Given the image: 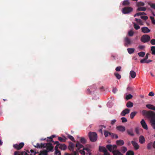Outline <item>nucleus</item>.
I'll list each match as a JSON object with an SVG mask.
<instances>
[{"instance_id":"obj_62","label":"nucleus","mask_w":155,"mask_h":155,"mask_svg":"<svg viewBox=\"0 0 155 155\" xmlns=\"http://www.w3.org/2000/svg\"><path fill=\"white\" fill-rule=\"evenodd\" d=\"M83 150H86L87 152L88 153H89L90 152V150L88 148H85L83 147Z\"/></svg>"},{"instance_id":"obj_24","label":"nucleus","mask_w":155,"mask_h":155,"mask_svg":"<svg viewBox=\"0 0 155 155\" xmlns=\"http://www.w3.org/2000/svg\"><path fill=\"white\" fill-rule=\"evenodd\" d=\"M147 9L145 7H139L137 9V11H145Z\"/></svg>"},{"instance_id":"obj_14","label":"nucleus","mask_w":155,"mask_h":155,"mask_svg":"<svg viewBox=\"0 0 155 155\" xmlns=\"http://www.w3.org/2000/svg\"><path fill=\"white\" fill-rule=\"evenodd\" d=\"M140 123L143 127L144 129L146 130H147L148 129L147 125L144 120L142 119L140 122Z\"/></svg>"},{"instance_id":"obj_35","label":"nucleus","mask_w":155,"mask_h":155,"mask_svg":"<svg viewBox=\"0 0 155 155\" xmlns=\"http://www.w3.org/2000/svg\"><path fill=\"white\" fill-rule=\"evenodd\" d=\"M145 54V53L143 52H140L138 53V55L140 57H143Z\"/></svg>"},{"instance_id":"obj_15","label":"nucleus","mask_w":155,"mask_h":155,"mask_svg":"<svg viewBox=\"0 0 155 155\" xmlns=\"http://www.w3.org/2000/svg\"><path fill=\"white\" fill-rule=\"evenodd\" d=\"M130 109L128 108H126L123 110L121 113V115L122 116H125L126 114H128L130 112Z\"/></svg>"},{"instance_id":"obj_46","label":"nucleus","mask_w":155,"mask_h":155,"mask_svg":"<svg viewBox=\"0 0 155 155\" xmlns=\"http://www.w3.org/2000/svg\"><path fill=\"white\" fill-rule=\"evenodd\" d=\"M150 18L152 21V23L154 25L155 24V20L154 19V17L150 16Z\"/></svg>"},{"instance_id":"obj_34","label":"nucleus","mask_w":155,"mask_h":155,"mask_svg":"<svg viewBox=\"0 0 155 155\" xmlns=\"http://www.w3.org/2000/svg\"><path fill=\"white\" fill-rule=\"evenodd\" d=\"M80 142L82 144H84L86 143V140L84 137H81L80 139Z\"/></svg>"},{"instance_id":"obj_6","label":"nucleus","mask_w":155,"mask_h":155,"mask_svg":"<svg viewBox=\"0 0 155 155\" xmlns=\"http://www.w3.org/2000/svg\"><path fill=\"white\" fill-rule=\"evenodd\" d=\"M133 10V8L130 7H125L122 9V12L124 14H129Z\"/></svg>"},{"instance_id":"obj_8","label":"nucleus","mask_w":155,"mask_h":155,"mask_svg":"<svg viewBox=\"0 0 155 155\" xmlns=\"http://www.w3.org/2000/svg\"><path fill=\"white\" fill-rule=\"evenodd\" d=\"M24 145V144L23 143H21L19 144H15L13 146V147L17 150H19L22 148Z\"/></svg>"},{"instance_id":"obj_52","label":"nucleus","mask_w":155,"mask_h":155,"mask_svg":"<svg viewBox=\"0 0 155 155\" xmlns=\"http://www.w3.org/2000/svg\"><path fill=\"white\" fill-rule=\"evenodd\" d=\"M139 130V128L138 127H137L135 128V131L136 133L137 134L139 135L140 134Z\"/></svg>"},{"instance_id":"obj_11","label":"nucleus","mask_w":155,"mask_h":155,"mask_svg":"<svg viewBox=\"0 0 155 155\" xmlns=\"http://www.w3.org/2000/svg\"><path fill=\"white\" fill-rule=\"evenodd\" d=\"M46 143H41L39 144L38 143H37L36 145L35 146V147L37 148H41L46 147Z\"/></svg>"},{"instance_id":"obj_42","label":"nucleus","mask_w":155,"mask_h":155,"mask_svg":"<svg viewBox=\"0 0 155 155\" xmlns=\"http://www.w3.org/2000/svg\"><path fill=\"white\" fill-rule=\"evenodd\" d=\"M24 152H21L20 153H19V152L17 151L14 153V155H23Z\"/></svg>"},{"instance_id":"obj_7","label":"nucleus","mask_w":155,"mask_h":155,"mask_svg":"<svg viewBox=\"0 0 155 155\" xmlns=\"http://www.w3.org/2000/svg\"><path fill=\"white\" fill-rule=\"evenodd\" d=\"M99 150L100 152L104 153V155H110V153L107 152V149L103 147L99 146Z\"/></svg>"},{"instance_id":"obj_20","label":"nucleus","mask_w":155,"mask_h":155,"mask_svg":"<svg viewBox=\"0 0 155 155\" xmlns=\"http://www.w3.org/2000/svg\"><path fill=\"white\" fill-rule=\"evenodd\" d=\"M130 74L131 77L133 78H134L136 75V72L134 71H130Z\"/></svg>"},{"instance_id":"obj_23","label":"nucleus","mask_w":155,"mask_h":155,"mask_svg":"<svg viewBox=\"0 0 155 155\" xmlns=\"http://www.w3.org/2000/svg\"><path fill=\"white\" fill-rule=\"evenodd\" d=\"M127 50L128 53L129 54H132L134 52L135 49L133 48H128L127 49Z\"/></svg>"},{"instance_id":"obj_64","label":"nucleus","mask_w":155,"mask_h":155,"mask_svg":"<svg viewBox=\"0 0 155 155\" xmlns=\"http://www.w3.org/2000/svg\"><path fill=\"white\" fill-rule=\"evenodd\" d=\"M150 54L149 53H147L146 54V56L145 58H144V59H146V60H147L148 58V55Z\"/></svg>"},{"instance_id":"obj_37","label":"nucleus","mask_w":155,"mask_h":155,"mask_svg":"<svg viewBox=\"0 0 155 155\" xmlns=\"http://www.w3.org/2000/svg\"><path fill=\"white\" fill-rule=\"evenodd\" d=\"M39 155H47V151L46 150L41 152Z\"/></svg>"},{"instance_id":"obj_63","label":"nucleus","mask_w":155,"mask_h":155,"mask_svg":"<svg viewBox=\"0 0 155 155\" xmlns=\"http://www.w3.org/2000/svg\"><path fill=\"white\" fill-rule=\"evenodd\" d=\"M60 145H56L55 147L54 148L55 150H58V148H59Z\"/></svg>"},{"instance_id":"obj_56","label":"nucleus","mask_w":155,"mask_h":155,"mask_svg":"<svg viewBox=\"0 0 155 155\" xmlns=\"http://www.w3.org/2000/svg\"><path fill=\"white\" fill-rule=\"evenodd\" d=\"M121 69V67H120V66L117 67L115 69V70L117 71H120Z\"/></svg>"},{"instance_id":"obj_28","label":"nucleus","mask_w":155,"mask_h":155,"mask_svg":"<svg viewBox=\"0 0 155 155\" xmlns=\"http://www.w3.org/2000/svg\"><path fill=\"white\" fill-rule=\"evenodd\" d=\"M144 5V3L142 2H138L137 4V6L139 7L143 6Z\"/></svg>"},{"instance_id":"obj_12","label":"nucleus","mask_w":155,"mask_h":155,"mask_svg":"<svg viewBox=\"0 0 155 155\" xmlns=\"http://www.w3.org/2000/svg\"><path fill=\"white\" fill-rule=\"evenodd\" d=\"M141 30L142 32L145 34L148 33L150 31V30L147 27L141 28Z\"/></svg>"},{"instance_id":"obj_61","label":"nucleus","mask_w":155,"mask_h":155,"mask_svg":"<svg viewBox=\"0 0 155 155\" xmlns=\"http://www.w3.org/2000/svg\"><path fill=\"white\" fill-rule=\"evenodd\" d=\"M141 15V12H138V13H137L136 14H135V15H134V17H135L136 16H138Z\"/></svg>"},{"instance_id":"obj_29","label":"nucleus","mask_w":155,"mask_h":155,"mask_svg":"<svg viewBox=\"0 0 155 155\" xmlns=\"http://www.w3.org/2000/svg\"><path fill=\"white\" fill-rule=\"evenodd\" d=\"M137 113V112L135 111L131 113L130 114V118L131 119H133Z\"/></svg>"},{"instance_id":"obj_18","label":"nucleus","mask_w":155,"mask_h":155,"mask_svg":"<svg viewBox=\"0 0 155 155\" xmlns=\"http://www.w3.org/2000/svg\"><path fill=\"white\" fill-rule=\"evenodd\" d=\"M146 107L149 109L155 111V106L151 104H147Z\"/></svg>"},{"instance_id":"obj_58","label":"nucleus","mask_w":155,"mask_h":155,"mask_svg":"<svg viewBox=\"0 0 155 155\" xmlns=\"http://www.w3.org/2000/svg\"><path fill=\"white\" fill-rule=\"evenodd\" d=\"M117 91V90L116 88H114L112 90L114 94L116 93Z\"/></svg>"},{"instance_id":"obj_48","label":"nucleus","mask_w":155,"mask_h":155,"mask_svg":"<svg viewBox=\"0 0 155 155\" xmlns=\"http://www.w3.org/2000/svg\"><path fill=\"white\" fill-rule=\"evenodd\" d=\"M122 121L123 123H125L127 121V119L125 117H123L121 118Z\"/></svg>"},{"instance_id":"obj_9","label":"nucleus","mask_w":155,"mask_h":155,"mask_svg":"<svg viewBox=\"0 0 155 155\" xmlns=\"http://www.w3.org/2000/svg\"><path fill=\"white\" fill-rule=\"evenodd\" d=\"M46 147L47 150V152L51 151L53 149V147L52 146V144L51 143H46Z\"/></svg>"},{"instance_id":"obj_40","label":"nucleus","mask_w":155,"mask_h":155,"mask_svg":"<svg viewBox=\"0 0 155 155\" xmlns=\"http://www.w3.org/2000/svg\"><path fill=\"white\" fill-rule=\"evenodd\" d=\"M133 97L132 95L130 94H129L128 95H127L126 96V99L127 100H129L132 98Z\"/></svg>"},{"instance_id":"obj_39","label":"nucleus","mask_w":155,"mask_h":155,"mask_svg":"<svg viewBox=\"0 0 155 155\" xmlns=\"http://www.w3.org/2000/svg\"><path fill=\"white\" fill-rule=\"evenodd\" d=\"M134 26L135 29L136 30H138L140 28V26L135 23H134Z\"/></svg>"},{"instance_id":"obj_13","label":"nucleus","mask_w":155,"mask_h":155,"mask_svg":"<svg viewBox=\"0 0 155 155\" xmlns=\"http://www.w3.org/2000/svg\"><path fill=\"white\" fill-rule=\"evenodd\" d=\"M131 142L135 150H137L139 148V146L137 142L134 141H132Z\"/></svg>"},{"instance_id":"obj_38","label":"nucleus","mask_w":155,"mask_h":155,"mask_svg":"<svg viewBox=\"0 0 155 155\" xmlns=\"http://www.w3.org/2000/svg\"><path fill=\"white\" fill-rule=\"evenodd\" d=\"M114 74L117 79H119L121 78V75L118 73H115Z\"/></svg>"},{"instance_id":"obj_16","label":"nucleus","mask_w":155,"mask_h":155,"mask_svg":"<svg viewBox=\"0 0 155 155\" xmlns=\"http://www.w3.org/2000/svg\"><path fill=\"white\" fill-rule=\"evenodd\" d=\"M117 129L121 132H124L125 130V128L124 127L122 126H119L117 127Z\"/></svg>"},{"instance_id":"obj_31","label":"nucleus","mask_w":155,"mask_h":155,"mask_svg":"<svg viewBox=\"0 0 155 155\" xmlns=\"http://www.w3.org/2000/svg\"><path fill=\"white\" fill-rule=\"evenodd\" d=\"M134 151L132 150H128L126 153V155H134Z\"/></svg>"},{"instance_id":"obj_59","label":"nucleus","mask_w":155,"mask_h":155,"mask_svg":"<svg viewBox=\"0 0 155 155\" xmlns=\"http://www.w3.org/2000/svg\"><path fill=\"white\" fill-rule=\"evenodd\" d=\"M150 5L152 8L155 9V3L151 4Z\"/></svg>"},{"instance_id":"obj_53","label":"nucleus","mask_w":155,"mask_h":155,"mask_svg":"<svg viewBox=\"0 0 155 155\" xmlns=\"http://www.w3.org/2000/svg\"><path fill=\"white\" fill-rule=\"evenodd\" d=\"M140 62L141 63H147V60L143 58L140 60Z\"/></svg>"},{"instance_id":"obj_49","label":"nucleus","mask_w":155,"mask_h":155,"mask_svg":"<svg viewBox=\"0 0 155 155\" xmlns=\"http://www.w3.org/2000/svg\"><path fill=\"white\" fill-rule=\"evenodd\" d=\"M140 18L142 19H143L145 20H147L148 18L147 16L144 15L141 16Z\"/></svg>"},{"instance_id":"obj_10","label":"nucleus","mask_w":155,"mask_h":155,"mask_svg":"<svg viewBox=\"0 0 155 155\" xmlns=\"http://www.w3.org/2000/svg\"><path fill=\"white\" fill-rule=\"evenodd\" d=\"M124 41L125 42L124 45L125 46L130 45L132 43L130 39L127 37L124 38Z\"/></svg>"},{"instance_id":"obj_4","label":"nucleus","mask_w":155,"mask_h":155,"mask_svg":"<svg viewBox=\"0 0 155 155\" xmlns=\"http://www.w3.org/2000/svg\"><path fill=\"white\" fill-rule=\"evenodd\" d=\"M150 40V36L147 34L143 35L141 37L140 41L143 43H146L148 42Z\"/></svg>"},{"instance_id":"obj_50","label":"nucleus","mask_w":155,"mask_h":155,"mask_svg":"<svg viewBox=\"0 0 155 155\" xmlns=\"http://www.w3.org/2000/svg\"><path fill=\"white\" fill-rule=\"evenodd\" d=\"M68 138H69L72 141H74V139L73 137V136H72L69 135L68 136Z\"/></svg>"},{"instance_id":"obj_57","label":"nucleus","mask_w":155,"mask_h":155,"mask_svg":"<svg viewBox=\"0 0 155 155\" xmlns=\"http://www.w3.org/2000/svg\"><path fill=\"white\" fill-rule=\"evenodd\" d=\"M148 95L152 97L154 96V94L153 93V92L152 91H151L149 93Z\"/></svg>"},{"instance_id":"obj_19","label":"nucleus","mask_w":155,"mask_h":155,"mask_svg":"<svg viewBox=\"0 0 155 155\" xmlns=\"http://www.w3.org/2000/svg\"><path fill=\"white\" fill-rule=\"evenodd\" d=\"M116 143L118 146H122L124 144V142L123 140H120L116 141Z\"/></svg>"},{"instance_id":"obj_54","label":"nucleus","mask_w":155,"mask_h":155,"mask_svg":"<svg viewBox=\"0 0 155 155\" xmlns=\"http://www.w3.org/2000/svg\"><path fill=\"white\" fill-rule=\"evenodd\" d=\"M150 43L152 45H155V39H153L150 41Z\"/></svg>"},{"instance_id":"obj_17","label":"nucleus","mask_w":155,"mask_h":155,"mask_svg":"<svg viewBox=\"0 0 155 155\" xmlns=\"http://www.w3.org/2000/svg\"><path fill=\"white\" fill-rule=\"evenodd\" d=\"M139 141L141 144H143L145 142V139L143 136L141 135L139 137Z\"/></svg>"},{"instance_id":"obj_51","label":"nucleus","mask_w":155,"mask_h":155,"mask_svg":"<svg viewBox=\"0 0 155 155\" xmlns=\"http://www.w3.org/2000/svg\"><path fill=\"white\" fill-rule=\"evenodd\" d=\"M58 140L61 142H64L65 141V140L61 137H58Z\"/></svg>"},{"instance_id":"obj_25","label":"nucleus","mask_w":155,"mask_h":155,"mask_svg":"<svg viewBox=\"0 0 155 155\" xmlns=\"http://www.w3.org/2000/svg\"><path fill=\"white\" fill-rule=\"evenodd\" d=\"M66 148V146L65 144H60L59 148L61 150H64Z\"/></svg>"},{"instance_id":"obj_26","label":"nucleus","mask_w":155,"mask_h":155,"mask_svg":"<svg viewBox=\"0 0 155 155\" xmlns=\"http://www.w3.org/2000/svg\"><path fill=\"white\" fill-rule=\"evenodd\" d=\"M126 106L127 107L129 108L132 107L133 106V103L130 101H129L127 103Z\"/></svg>"},{"instance_id":"obj_30","label":"nucleus","mask_w":155,"mask_h":155,"mask_svg":"<svg viewBox=\"0 0 155 155\" xmlns=\"http://www.w3.org/2000/svg\"><path fill=\"white\" fill-rule=\"evenodd\" d=\"M111 133L107 131H104V134L105 137H107L109 135L110 136V134H111Z\"/></svg>"},{"instance_id":"obj_3","label":"nucleus","mask_w":155,"mask_h":155,"mask_svg":"<svg viewBox=\"0 0 155 155\" xmlns=\"http://www.w3.org/2000/svg\"><path fill=\"white\" fill-rule=\"evenodd\" d=\"M88 137L90 141L92 142H95L97 140V134L95 132H90L88 133Z\"/></svg>"},{"instance_id":"obj_1","label":"nucleus","mask_w":155,"mask_h":155,"mask_svg":"<svg viewBox=\"0 0 155 155\" xmlns=\"http://www.w3.org/2000/svg\"><path fill=\"white\" fill-rule=\"evenodd\" d=\"M142 114L145 116L150 120L152 127L155 130V112L151 110L148 111L143 110L142 111Z\"/></svg>"},{"instance_id":"obj_45","label":"nucleus","mask_w":155,"mask_h":155,"mask_svg":"<svg viewBox=\"0 0 155 155\" xmlns=\"http://www.w3.org/2000/svg\"><path fill=\"white\" fill-rule=\"evenodd\" d=\"M135 21L140 24L141 25L142 24V21L140 19L136 18L135 19Z\"/></svg>"},{"instance_id":"obj_27","label":"nucleus","mask_w":155,"mask_h":155,"mask_svg":"<svg viewBox=\"0 0 155 155\" xmlns=\"http://www.w3.org/2000/svg\"><path fill=\"white\" fill-rule=\"evenodd\" d=\"M130 4V2L129 0L124 1L123 2V5H129Z\"/></svg>"},{"instance_id":"obj_44","label":"nucleus","mask_w":155,"mask_h":155,"mask_svg":"<svg viewBox=\"0 0 155 155\" xmlns=\"http://www.w3.org/2000/svg\"><path fill=\"white\" fill-rule=\"evenodd\" d=\"M145 48L144 45H140L138 46V48L140 50H142Z\"/></svg>"},{"instance_id":"obj_47","label":"nucleus","mask_w":155,"mask_h":155,"mask_svg":"<svg viewBox=\"0 0 155 155\" xmlns=\"http://www.w3.org/2000/svg\"><path fill=\"white\" fill-rule=\"evenodd\" d=\"M55 154L56 155H61V153L60 151H59L58 150H55Z\"/></svg>"},{"instance_id":"obj_5","label":"nucleus","mask_w":155,"mask_h":155,"mask_svg":"<svg viewBox=\"0 0 155 155\" xmlns=\"http://www.w3.org/2000/svg\"><path fill=\"white\" fill-rule=\"evenodd\" d=\"M76 147L77 148L78 152L79 151L82 154L84 155L85 154V152L84 151V150H83V148L82 150H79L80 149L83 147V146L79 142L77 141V142L76 144Z\"/></svg>"},{"instance_id":"obj_2","label":"nucleus","mask_w":155,"mask_h":155,"mask_svg":"<svg viewBox=\"0 0 155 155\" xmlns=\"http://www.w3.org/2000/svg\"><path fill=\"white\" fill-rule=\"evenodd\" d=\"M106 147L110 152H112L114 155H118L120 153L118 150H116L117 147L115 145L108 144L106 145Z\"/></svg>"},{"instance_id":"obj_21","label":"nucleus","mask_w":155,"mask_h":155,"mask_svg":"<svg viewBox=\"0 0 155 155\" xmlns=\"http://www.w3.org/2000/svg\"><path fill=\"white\" fill-rule=\"evenodd\" d=\"M127 131L128 134L132 136H134V134L132 129L127 130Z\"/></svg>"},{"instance_id":"obj_60","label":"nucleus","mask_w":155,"mask_h":155,"mask_svg":"<svg viewBox=\"0 0 155 155\" xmlns=\"http://www.w3.org/2000/svg\"><path fill=\"white\" fill-rule=\"evenodd\" d=\"M116 120L115 119H114L111 120V124L113 125H114L115 123L116 122Z\"/></svg>"},{"instance_id":"obj_32","label":"nucleus","mask_w":155,"mask_h":155,"mask_svg":"<svg viewBox=\"0 0 155 155\" xmlns=\"http://www.w3.org/2000/svg\"><path fill=\"white\" fill-rule=\"evenodd\" d=\"M110 136L113 138L117 139L118 138V136L117 135L112 133L110 134Z\"/></svg>"},{"instance_id":"obj_55","label":"nucleus","mask_w":155,"mask_h":155,"mask_svg":"<svg viewBox=\"0 0 155 155\" xmlns=\"http://www.w3.org/2000/svg\"><path fill=\"white\" fill-rule=\"evenodd\" d=\"M48 138L49 139V140H47V141H50V142H54V141L52 139V137H48Z\"/></svg>"},{"instance_id":"obj_43","label":"nucleus","mask_w":155,"mask_h":155,"mask_svg":"<svg viewBox=\"0 0 155 155\" xmlns=\"http://www.w3.org/2000/svg\"><path fill=\"white\" fill-rule=\"evenodd\" d=\"M134 34V32L132 30L128 32V35L130 36H132Z\"/></svg>"},{"instance_id":"obj_41","label":"nucleus","mask_w":155,"mask_h":155,"mask_svg":"<svg viewBox=\"0 0 155 155\" xmlns=\"http://www.w3.org/2000/svg\"><path fill=\"white\" fill-rule=\"evenodd\" d=\"M24 152H21L20 153H19V152L17 151L14 153V155H23Z\"/></svg>"},{"instance_id":"obj_22","label":"nucleus","mask_w":155,"mask_h":155,"mask_svg":"<svg viewBox=\"0 0 155 155\" xmlns=\"http://www.w3.org/2000/svg\"><path fill=\"white\" fill-rule=\"evenodd\" d=\"M153 147V143L150 142L147 145V148L148 150H150L152 149Z\"/></svg>"},{"instance_id":"obj_36","label":"nucleus","mask_w":155,"mask_h":155,"mask_svg":"<svg viewBox=\"0 0 155 155\" xmlns=\"http://www.w3.org/2000/svg\"><path fill=\"white\" fill-rule=\"evenodd\" d=\"M127 150V148L125 147H121V152L123 153H125Z\"/></svg>"},{"instance_id":"obj_33","label":"nucleus","mask_w":155,"mask_h":155,"mask_svg":"<svg viewBox=\"0 0 155 155\" xmlns=\"http://www.w3.org/2000/svg\"><path fill=\"white\" fill-rule=\"evenodd\" d=\"M151 50L152 51V54L153 55H155V46H153L151 47Z\"/></svg>"}]
</instances>
